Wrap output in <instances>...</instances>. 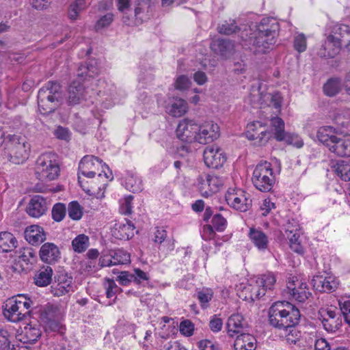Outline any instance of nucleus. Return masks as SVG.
<instances>
[{
	"label": "nucleus",
	"mask_w": 350,
	"mask_h": 350,
	"mask_svg": "<svg viewBox=\"0 0 350 350\" xmlns=\"http://www.w3.org/2000/svg\"><path fill=\"white\" fill-rule=\"evenodd\" d=\"M280 25L274 18H263L254 36L244 40L243 46L254 53H265L273 49L278 39Z\"/></svg>",
	"instance_id": "obj_1"
},
{
	"label": "nucleus",
	"mask_w": 350,
	"mask_h": 350,
	"mask_svg": "<svg viewBox=\"0 0 350 350\" xmlns=\"http://www.w3.org/2000/svg\"><path fill=\"white\" fill-rule=\"evenodd\" d=\"M300 317L299 309L286 301H276L269 309V324L279 329L297 325Z\"/></svg>",
	"instance_id": "obj_2"
},
{
	"label": "nucleus",
	"mask_w": 350,
	"mask_h": 350,
	"mask_svg": "<svg viewBox=\"0 0 350 350\" xmlns=\"http://www.w3.org/2000/svg\"><path fill=\"white\" fill-rule=\"evenodd\" d=\"M317 137L336 155L341 157H350V138L338 137L334 135V130L332 126L319 128Z\"/></svg>",
	"instance_id": "obj_3"
},
{
	"label": "nucleus",
	"mask_w": 350,
	"mask_h": 350,
	"mask_svg": "<svg viewBox=\"0 0 350 350\" xmlns=\"http://www.w3.org/2000/svg\"><path fill=\"white\" fill-rule=\"evenodd\" d=\"M30 145L25 136L10 135L5 142V153L9 161L14 164H22L28 158Z\"/></svg>",
	"instance_id": "obj_4"
},
{
	"label": "nucleus",
	"mask_w": 350,
	"mask_h": 350,
	"mask_svg": "<svg viewBox=\"0 0 350 350\" xmlns=\"http://www.w3.org/2000/svg\"><path fill=\"white\" fill-rule=\"evenodd\" d=\"M31 304L32 301L24 295L12 297L6 301L3 314L10 321L18 322L30 314Z\"/></svg>",
	"instance_id": "obj_5"
},
{
	"label": "nucleus",
	"mask_w": 350,
	"mask_h": 350,
	"mask_svg": "<svg viewBox=\"0 0 350 350\" xmlns=\"http://www.w3.org/2000/svg\"><path fill=\"white\" fill-rule=\"evenodd\" d=\"M57 156L53 152L42 154L36 160L35 172L36 177L41 181H51L57 178L59 174Z\"/></svg>",
	"instance_id": "obj_6"
},
{
	"label": "nucleus",
	"mask_w": 350,
	"mask_h": 350,
	"mask_svg": "<svg viewBox=\"0 0 350 350\" xmlns=\"http://www.w3.org/2000/svg\"><path fill=\"white\" fill-rule=\"evenodd\" d=\"M252 181L258 190L270 191L275 183L271 164L267 161L258 163L254 170Z\"/></svg>",
	"instance_id": "obj_7"
},
{
	"label": "nucleus",
	"mask_w": 350,
	"mask_h": 350,
	"mask_svg": "<svg viewBox=\"0 0 350 350\" xmlns=\"http://www.w3.org/2000/svg\"><path fill=\"white\" fill-rule=\"evenodd\" d=\"M341 306V304H340ZM341 308H322L319 311V319L321 321L323 328L330 333L335 332L342 325Z\"/></svg>",
	"instance_id": "obj_8"
},
{
	"label": "nucleus",
	"mask_w": 350,
	"mask_h": 350,
	"mask_svg": "<svg viewBox=\"0 0 350 350\" xmlns=\"http://www.w3.org/2000/svg\"><path fill=\"white\" fill-rule=\"evenodd\" d=\"M225 198L228 204L237 211L245 212L252 206V201L250 194L243 190L230 189Z\"/></svg>",
	"instance_id": "obj_9"
},
{
	"label": "nucleus",
	"mask_w": 350,
	"mask_h": 350,
	"mask_svg": "<svg viewBox=\"0 0 350 350\" xmlns=\"http://www.w3.org/2000/svg\"><path fill=\"white\" fill-rule=\"evenodd\" d=\"M219 136V128L213 122H206L202 125L198 124L196 142L206 144L213 142Z\"/></svg>",
	"instance_id": "obj_10"
},
{
	"label": "nucleus",
	"mask_w": 350,
	"mask_h": 350,
	"mask_svg": "<svg viewBox=\"0 0 350 350\" xmlns=\"http://www.w3.org/2000/svg\"><path fill=\"white\" fill-rule=\"evenodd\" d=\"M203 157L205 164L212 168L221 167L226 161L223 150L216 146H207L204 150Z\"/></svg>",
	"instance_id": "obj_11"
},
{
	"label": "nucleus",
	"mask_w": 350,
	"mask_h": 350,
	"mask_svg": "<svg viewBox=\"0 0 350 350\" xmlns=\"http://www.w3.org/2000/svg\"><path fill=\"white\" fill-rule=\"evenodd\" d=\"M196 129L198 124L193 120H183L176 128V136L180 140L187 143L196 142Z\"/></svg>",
	"instance_id": "obj_12"
},
{
	"label": "nucleus",
	"mask_w": 350,
	"mask_h": 350,
	"mask_svg": "<svg viewBox=\"0 0 350 350\" xmlns=\"http://www.w3.org/2000/svg\"><path fill=\"white\" fill-rule=\"evenodd\" d=\"M62 100L58 98L53 97V95L45 94L43 90L38 91V109L42 114H49L53 112L60 105Z\"/></svg>",
	"instance_id": "obj_13"
},
{
	"label": "nucleus",
	"mask_w": 350,
	"mask_h": 350,
	"mask_svg": "<svg viewBox=\"0 0 350 350\" xmlns=\"http://www.w3.org/2000/svg\"><path fill=\"white\" fill-rule=\"evenodd\" d=\"M246 135L250 140H257L259 145H263L267 142L271 134L261 122H255L247 124Z\"/></svg>",
	"instance_id": "obj_14"
},
{
	"label": "nucleus",
	"mask_w": 350,
	"mask_h": 350,
	"mask_svg": "<svg viewBox=\"0 0 350 350\" xmlns=\"http://www.w3.org/2000/svg\"><path fill=\"white\" fill-rule=\"evenodd\" d=\"M211 48L224 59L230 57L235 52L234 42L229 39H217L212 42Z\"/></svg>",
	"instance_id": "obj_15"
},
{
	"label": "nucleus",
	"mask_w": 350,
	"mask_h": 350,
	"mask_svg": "<svg viewBox=\"0 0 350 350\" xmlns=\"http://www.w3.org/2000/svg\"><path fill=\"white\" fill-rule=\"evenodd\" d=\"M314 288L321 293H332L338 286V282L333 276H314L311 282Z\"/></svg>",
	"instance_id": "obj_16"
},
{
	"label": "nucleus",
	"mask_w": 350,
	"mask_h": 350,
	"mask_svg": "<svg viewBox=\"0 0 350 350\" xmlns=\"http://www.w3.org/2000/svg\"><path fill=\"white\" fill-rule=\"evenodd\" d=\"M48 209L46 200L40 196L33 197L26 208L27 214L35 218H38L45 214Z\"/></svg>",
	"instance_id": "obj_17"
},
{
	"label": "nucleus",
	"mask_w": 350,
	"mask_h": 350,
	"mask_svg": "<svg viewBox=\"0 0 350 350\" xmlns=\"http://www.w3.org/2000/svg\"><path fill=\"white\" fill-rule=\"evenodd\" d=\"M295 284L294 281L289 282L287 285L288 293L298 302L303 303L311 295L305 282H298Z\"/></svg>",
	"instance_id": "obj_18"
},
{
	"label": "nucleus",
	"mask_w": 350,
	"mask_h": 350,
	"mask_svg": "<svg viewBox=\"0 0 350 350\" xmlns=\"http://www.w3.org/2000/svg\"><path fill=\"white\" fill-rule=\"evenodd\" d=\"M341 46L338 40L329 35L318 52L321 57L334 58L340 51Z\"/></svg>",
	"instance_id": "obj_19"
},
{
	"label": "nucleus",
	"mask_w": 350,
	"mask_h": 350,
	"mask_svg": "<svg viewBox=\"0 0 350 350\" xmlns=\"http://www.w3.org/2000/svg\"><path fill=\"white\" fill-rule=\"evenodd\" d=\"M68 103L69 105H75L85 99V92L80 81H74L68 87Z\"/></svg>",
	"instance_id": "obj_20"
},
{
	"label": "nucleus",
	"mask_w": 350,
	"mask_h": 350,
	"mask_svg": "<svg viewBox=\"0 0 350 350\" xmlns=\"http://www.w3.org/2000/svg\"><path fill=\"white\" fill-rule=\"evenodd\" d=\"M39 255L43 262L51 264L59 258L60 252L54 243H45L41 246Z\"/></svg>",
	"instance_id": "obj_21"
},
{
	"label": "nucleus",
	"mask_w": 350,
	"mask_h": 350,
	"mask_svg": "<svg viewBox=\"0 0 350 350\" xmlns=\"http://www.w3.org/2000/svg\"><path fill=\"white\" fill-rule=\"evenodd\" d=\"M226 326L228 334L233 336L234 334L244 333V329L247 327V323L241 314H234L228 318Z\"/></svg>",
	"instance_id": "obj_22"
},
{
	"label": "nucleus",
	"mask_w": 350,
	"mask_h": 350,
	"mask_svg": "<svg viewBox=\"0 0 350 350\" xmlns=\"http://www.w3.org/2000/svg\"><path fill=\"white\" fill-rule=\"evenodd\" d=\"M41 336V331L38 326L27 325L23 332L17 336L18 340L23 344H33Z\"/></svg>",
	"instance_id": "obj_23"
},
{
	"label": "nucleus",
	"mask_w": 350,
	"mask_h": 350,
	"mask_svg": "<svg viewBox=\"0 0 350 350\" xmlns=\"http://www.w3.org/2000/svg\"><path fill=\"white\" fill-rule=\"evenodd\" d=\"M25 239L31 245H39L46 240V234L42 227L32 225L25 231Z\"/></svg>",
	"instance_id": "obj_24"
},
{
	"label": "nucleus",
	"mask_w": 350,
	"mask_h": 350,
	"mask_svg": "<svg viewBox=\"0 0 350 350\" xmlns=\"http://www.w3.org/2000/svg\"><path fill=\"white\" fill-rule=\"evenodd\" d=\"M234 347L235 350H256V339L252 334L241 333L237 336Z\"/></svg>",
	"instance_id": "obj_25"
},
{
	"label": "nucleus",
	"mask_w": 350,
	"mask_h": 350,
	"mask_svg": "<svg viewBox=\"0 0 350 350\" xmlns=\"http://www.w3.org/2000/svg\"><path fill=\"white\" fill-rule=\"evenodd\" d=\"M336 40L339 41L340 45L345 44L347 47L350 46V27L346 25H335L330 34Z\"/></svg>",
	"instance_id": "obj_26"
},
{
	"label": "nucleus",
	"mask_w": 350,
	"mask_h": 350,
	"mask_svg": "<svg viewBox=\"0 0 350 350\" xmlns=\"http://www.w3.org/2000/svg\"><path fill=\"white\" fill-rule=\"evenodd\" d=\"M248 236L253 244L259 250H265L268 247V237L262 230L251 228Z\"/></svg>",
	"instance_id": "obj_27"
},
{
	"label": "nucleus",
	"mask_w": 350,
	"mask_h": 350,
	"mask_svg": "<svg viewBox=\"0 0 350 350\" xmlns=\"http://www.w3.org/2000/svg\"><path fill=\"white\" fill-rule=\"evenodd\" d=\"M106 167L108 168L105 163H103V161L98 157L93 155H85L81 160L79 164V171L84 170H98V167Z\"/></svg>",
	"instance_id": "obj_28"
},
{
	"label": "nucleus",
	"mask_w": 350,
	"mask_h": 350,
	"mask_svg": "<svg viewBox=\"0 0 350 350\" xmlns=\"http://www.w3.org/2000/svg\"><path fill=\"white\" fill-rule=\"evenodd\" d=\"M53 269L50 266H43L34 277V282L38 286H46L51 284L53 276Z\"/></svg>",
	"instance_id": "obj_29"
},
{
	"label": "nucleus",
	"mask_w": 350,
	"mask_h": 350,
	"mask_svg": "<svg viewBox=\"0 0 350 350\" xmlns=\"http://www.w3.org/2000/svg\"><path fill=\"white\" fill-rule=\"evenodd\" d=\"M134 226L130 221L118 223L115 226L113 235L119 239H129L133 235Z\"/></svg>",
	"instance_id": "obj_30"
},
{
	"label": "nucleus",
	"mask_w": 350,
	"mask_h": 350,
	"mask_svg": "<svg viewBox=\"0 0 350 350\" xmlns=\"http://www.w3.org/2000/svg\"><path fill=\"white\" fill-rule=\"evenodd\" d=\"M17 247V240L10 232H0V252H8Z\"/></svg>",
	"instance_id": "obj_31"
},
{
	"label": "nucleus",
	"mask_w": 350,
	"mask_h": 350,
	"mask_svg": "<svg viewBox=\"0 0 350 350\" xmlns=\"http://www.w3.org/2000/svg\"><path fill=\"white\" fill-rule=\"evenodd\" d=\"M187 109V104L181 98H174L172 104L167 107V111L174 117L182 116L186 113Z\"/></svg>",
	"instance_id": "obj_32"
},
{
	"label": "nucleus",
	"mask_w": 350,
	"mask_h": 350,
	"mask_svg": "<svg viewBox=\"0 0 350 350\" xmlns=\"http://www.w3.org/2000/svg\"><path fill=\"white\" fill-rule=\"evenodd\" d=\"M206 184H208V190L202 191V196L208 197L217 192L224 184L223 180L218 176L211 174H205Z\"/></svg>",
	"instance_id": "obj_33"
},
{
	"label": "nucleus",
	"mask_w": 350,
	"mask_h": 350,
	"mask_svg": "<svg viewBox=\"0 0 350 350\" xmlns=\"http://www.w3.org/2000/svg\"><path fill=\"white\" fill-rule=\"evenodd\" d=\"M98 74V69L91 63L81 64L77 70V78L80 81H84L87 77L92 78Z\"/></svg>",
	"instance_id": "obj_34"
},
{
	"label": "nucleus",
	"mask_w": 350,
	"mask_h": 350,
	"mask_svg": "<svg viewBox=\"0 0 350 350\" xmlns=\"http://www.w3.org/2000/svg\"><path fill=\"white\" fill-rule=\"evenodd\" d=\"M39 90H43L46 94L53 95V97L63 100L62 87L60 83L57 81H48L45 85Z\"/></svg>",
	"instance_id": "obj_35"
},
{
	"label": "nucleus",
	"mask_w": 350,
	"mask_h": 350,
	"mask_svg": "<svg viewBox=\"0 0 350 350\" xmlns=\"http://www.w3.org/2000/svg\"><path fill=\"white\" fill-rule=\"evenodd\" d=\"M341 81L338 78L329 79L323 86L324 93L329 96L336 95L340 90Z\"/></svg>",
	"instance_id": "obj_36"
},
{
	"label": "nucleus",
	"mask_w": 350,
	"mask_h": 350,
	"mask_svg": "<svg viewBox=\"0 0 350 350\" xmlns=\"http://www.w3.org/2000/svg\"><path fill=\"white\" fill-rule=\"evenodd\" d=\"M277 140L279 142L284 141L286 144L293 145L298 148L304 145L303 140L295 134L284 133L283 135L278 134Z\"/></svg>",
	"instance_id": "obj_37"
},
{
	"label": "nucleus",
	"mask_w": 350,
	"mask_h": 350,
	"mask_svg": "<svg viewBox=\"0 0 350 350\" xmlns=\"http://www.w3.org/2000/svg\"><path fill=\"white\" fill-rule=\"evenodd\" d=\"M334 169L336 175L342 180H350V164L345 161H341L340 163H337L334 166Z\"/></svg>",
	"instance_id": "obj_38"
},
{
	"label": "nucleus",
	"mask_w": 350,
	"mask_h": 350,
	"mask_svg": "<svg viewBox=\"0 0 350 350\" xmlns=\"http://www.w3.org/2000/svg\"><path fill=\"white\" fill-rule=\"evenodd\" d=\"M72 246L78 253L84 252L89 246V237L83 234L78 235L72 240Z\"/></svg>",
	"instance_id": "obj_39"
},
{
	"label": "nucleus",
	"mask_w": 350,
	"mask_h": 350,
	"mask_svg": "<svg viewBox=\"0 0 350 350\" xmlns=\"http://www.w3.org/2000/svg\"><path fill=\"white\" fill-rule=\"evenodd\" d=\"M57 308L53 306H46L41 313V317L46 323L53 324L57 317Z\"/></svg>",
	"instance_id": "obj_40"
},
{
	"label": "nucleus",
	"mask_w": 350,
	"mask_h": 350,
	"mask_svg": "<svg viewBox=\"0 0 350 350\" xmlns=\"http://www.w3.org/2000/svg\"><path fill=\"white\" fill-rule=\"evenodd\" d=\"M87 8L85 0H77L70 6L68 16L72 20H76L79 14Z\"/></svg>",
	"instance_id": "obj_41"
},
{
	"label": "nucleus",
	"mask_w": 350,
	"mask_h": 350,
	"mask_svg": "<svg viewBox=\"0 0 350 350\" xmlns=\"http://www.w3.org/2000/svg\"><path fill=\"white\" fill-rule=\"evenodd\" d=\"M68 216L73 220H79L83 215V208L77 201H72L68 204Z\"/></svg>",
	"instance_id": "obj_42"
},
{
	"label": "nucleus",
	"mask_w": 350,
	"mask_h": 350,
	"mask_svg": "<svg viewBox=\"0 0 350 350\" xmlns=\"http://www.w3.org/2000/svg\"><path fill=\"white\" fill-rule=\"evenodd\" d=\"M245 290L250 291V299L254 300L255 299H260L265 295V288L259 285L256 280L254 284H250L246 286Z\"/></svg>",
	"instance_id": "obj_43"
},
{
	"label": "nucleus",
	"mask_w": 350,
	"mask_h": 350,
	"mask_svg": "<svg viewBox=\"0 0 350 350\" xmlns=\"http://www.w3.org/2000/svg\"><path fill=\"white\" fill-rule=\"evenodd\" d=\"M126 188L133 193L139 192L142 190V181L139 178L129 175L126 179Z\"/></svg>",
	"instance_id": "obj_44"
},
{
	"label": "nucleus",
	"mask_w": 350,
	"mask_h": 350,
	"mask_svg": "<svg viewBox=\"0 0 350 350\" xmlns=\"http://www.w3.org/2000/svg\"><path fill=\"white\" fill-rule=\"evenodd\" d=\"M11 335L4 329H0V350H14V345H11Z\"/></svg>",
	"instance_id": "obj_45"
},
{
	"label": "nucleus",
	"mask_w": 350,
	"mask_h": 350,
	"mask_svg": "<svg viewBox=\"0 0 350 350\" xmlns=\"http://www.w3.org/2000/svg\"><path fill=\"white\" fill-rule=\"evenodd\" d=\"M276 280L273 274L269 273L262 275L256 279V282L261 285L262 288H265V291L269 289L271 290L274 285Z\"/></svg>",
	"instance_id": "obj_46"
},
{
	"label": "nucleus",
	"mask_w": 350,
	"mask_h": 350,
	"mask_svg": "<svg viewBox=\"0 0 350 350\" xmlns=\"http://www.w3.org/2000/svg\"><path fill=\"white\" fill-rule=\"evenodd\" d=\"M240 30L234 21H224L223 24L218 27L219 33L225 35H231Z\"/></svg>",
	"instance_id": "obj_47"
},
{
	"label": "nucleus",
	"mask_w": 350,
	"mask_h": 350,
	"mask_svg": "<svg viewBox=\"0 0 350 350\" xmlns=\"http://www.w3.org/2000/svg\"><path fill=\"white\" fill-rule=\"evenodd\" d=\"M112 258L115 265H124L130 262V255L122 250L114 251Z\"/></svg>",
	"instance_id": "obj_48"
},
{
	"label": "nucleus",
	"mask_w": 350,
	"mask_h": 350,
	"mask_svg": "<svg viewBox=\"0 0 350 350\" xmlns=\"http://www.w3.org/2000/svg\"><path fill=\"white\" fill-rule=\"evenodd\" d=\"M197 297L202 308L206 309L208 307V302L213 297V291L211 289H204L197 293Z\"/></svg>",
	"instance_id": "obj_49"
},
{
	"label": "nucleus",
	"mask_w": 350,
	"mask_h": 350,
	"mask_svg": "<svg viewBox=\"0 0 350 350\" xmlns=\"http://www.w3.org/2000/svg\"><path fill=\"white\" fill-rule=\"evenodd\" d=\"M212 228L218 232L224 231L227 226L226 219L221 214H215L213 216L211 221Z\"/></svg>",
	"instance_id": "obj_50"
},
{
	"label": "nucleus",
	"mask_w": 350,
	"mask_h": 350,
	"mask_svg": "<svg viewBox=\"0 0 350 350\" xmlns=\"http://www.w3.org/2000/svg\"><path fill=\"white\" fill-rule=\"evenodd\" d=\"M66 213V206L62 203H57L53 206L52 217L55 221H61L64 218Z\"/></svg>",
	"instance_id": "obj_51"
},
{
	"label": "nucleus",
	"mask_w": 350,
	"mask_h": 350,
	"mask_svg": "<svg viewBox=\"0 0 350 350\" xmlns=\"http://www.w3.org/2000/svg\"><path fill=\"white\" fill-rule=\"evenodd\" d=\"M296 326H292L291 327L284 328L288 334L286 335V341L289 344H297L301 338V332H299L296 327Z\"/></svg>",
	"instance_id": "obj_52"
},
{
	"label": "nucleus",
	"mask_w": 350,
	"mask_h": 350,
	"mask_svg": "<svg viewBox=\"0 0 350 350\" xmlns=\"http://www.w3.org/2000/svg\"><path fill=\"white\" fill-rule=\"evenodd\" d=\"M19 258L21 261H23L27 264H33L36 260V252L31 248H24V250L21 252Z\"/></svg>",
	"instance_id": "obj_53"
},
{
	"label": "nucleus",
	"mask_w": 350,
	"mask_h": 350,
	"mask_svg": "<svg viewBox=\"0 0 350 350\" xmlns=\"http://www.w3.org/2000/svg\"><path fill=\"white\" fill-rule=\"evenodd\" d=\"M271 124L275 129V137L277 139L278 134L283 135L284 132V122L279 117H273L271 119Z\"/></svg>",
	"instance_id": "obj_54"
},
{
	"label": "nucleus",
	"mask_w": 350,
	"mask_h": 350,
	"mask_svg": "<svg viewBox=\"0 0 350 350\" xmlns=\"http://www.w3.org/2000/svg\"><path fill=\"white\" fill-rule=\"evenodd\" d=\"M295 49L299 53H302L306 49V38L303 33H300L295 37L294 39Z\"/></svg>",
	"instance_id": "obj_55"
},
{
	"label": "nucleus",
	"mask_w": 350,
	"mask_h": 350,
	"mask_svg": "<svg viewBox=\"0 0 350 350\" xmlns=\"http://www.w3.org/2000/svg\"><path fill=\"white\" fill-rule=\"evenodd\" d=\"M180 332L186 336H191L193 334L194 325L189 320H185L180 324Z\"/></svg>",
	"instance_id": "obj_56"
},
{
	"label": "nucleus",
	"mask_w": 350,
	"mask_h": 350,
	"mask_svg": "<svg viewBox=\"0 0 350 350\" xmlns=\"http://www.w3.org/2000/svg\"><path fill=\"white\" fill-rule=\"evenodd\" d=\"M55 282L66 285V286H71L72 282V277L69 275L64 271H60L55 276Z\"/></svg>",
	"instance_id": "obj_57"
},
{
	"label": "nucleus",
	"mask_w": 350,
	"mask_h": 350,
	"mask_svg": "<svg viewBox=\"0 0 350 350\" xmlns=\"http://www.w3.org/2000/svg\"><path fill=\"white\" fill-rule=\"evenodd\" d=\"M299 230V226L295 225V226H291V223L288 224L287 228L286 230V232H289L291 234H292V236L290 237L288 234L287 237L289 239V243L290 245L293 243H299V236L296 232Z\"/></svg>",
	"instance_id": "obj_58"
},
{
	"label": "nucleus",
	"mask_w": 350,
	"mask_h": 350,
	"mask_svg": "<svg viewBox=\"0 0 350 350\" xmlns=\"http://www.w3.org/2000/svg\"><path fill=\"white\" fill-rule=\"evenodd\" d=\"M107 282L106 294L108 298H111L120 291V288L116 285L113 280L107 279Z\"/></svg>",
	"instance_id": "obj_59"
},
{
	"label": "nucleus",
	"mask_w": 350,
	"mask_h": 350,
	"mask_svg": "<svg viewBox=\"0 0 350 350\" xmlns=\"http://www.w3.org/2000/svg\"><path fill=\"white\" fill-rule=\"evenodd\" d=\"M133 275V282L137 284H140L143 281H148L149 280V276L147 273L140 269H135Z\"/></svg>",
	"instance_id": "obj_60"
},
{
	"label": "nucleus",
	"mask_w": 350,
	"mask_h": 350,
	"mask_svg": "<svg viewBox=\"0 0 350 350\" xmlns=\"http://www.w3.org/2000/svg\"><path fill=\"white\" fill-rule=\"evenodd\" d=\"M117 280L121 285L127 286L131 282H133V273H131L129 271H121L120 275L118 276Z\"/></svg>",
	"instance_id": "obj_61"
},
{
	"label": "nucleus",
	"mask_w": 350,
	"mask_h": 350,
	"mask_svg": "<svg viewBox=\"0 0 350 350\" xmlns=\"http://www.w3.org/2000/svg\"><path fill=\"white\" fill-rule=\"evenodd\" d=\"M191 81L185 75L179 76L176 82H175V88L176 89L183 90L189 88Z\"/></svg>",
	"instance_id": "obj_62"
},
{
	"label": "nucleus",
	"mask_w": 350,
	"mask_h": 350,
	"mask_svg": "<svg viewBox=\"0 0 350 350\" xmlns=\"http://www.w3.org/2000/svg\"><path fill=\"white\" fill-rule=\"evenodd\" d=\"M71 289V286H66L62 284L57 283L56 286H52V293L55 296L60 297L68 293Z\"/></svg>",
	"instance_id": "obj_63"
},
{
	"label": "nucleus",
	"mask_w": 350,
	"mask_h": 350,
	"mask_svg": "<svg viewBox=\"0 0 350 350\" xmlns=\"http://www.w3.org/2000/svg\"><path fill=\"white\" fill-rule=\"evenodd\" d=\"M341 304V312L345 321L350 325V301H345Z\"/></svg>",
	"instance_id": "obj_64"
}]
</instances>
